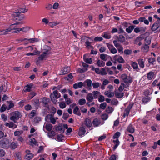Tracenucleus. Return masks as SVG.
<instances>
[{
  "instance_id": "obj_1",
  "label": "nucleus",
  "mask_w": 160,
  "mask_h": 160,
  "mask_svg": "<svg viewBox=\"0 0 160 160\" xmlns=\"http://www.w3.org/2000/svg\"><path fill=\"white\" fill-rule=\"evenodd\" d=\"M10 142L6 138H3L0 141V147L4 149L8 148L10 146Z\"/></svg>"
},
{
  "instance_id": "obj_2",
  "label": "nucleus",
  "mask_w": 160,
  "mask_h": 160,
  "mask_svg": "<svg viewBox=\"0 0 160 160\" xmlns=\"http://www.w3.org/2000/svg\"><path fill=\"white\" fill-rule=\"evenodd\" d=\"M50 96L51 101L54 103H56L57 102V99L60 97L61 95L57 90H56L50 94Z\"/></svg>"
},
{
  "instance_id": "obj_3",
  "label": "nucleus",
  "mask_w": 160,
  "mask_h": 160,
  "mask_svg": "<svg viewBox=\"0 0 160 160\" xmlns=\"http://www.w3.org/2000/svg\"><path fill=\"white\" fill-rule=\"evenodd\" d=\"M11 116L10 120L13 121L14 122H16V121L15 120L18 119L21 117L22 115L19 112L16 111L11 113Z\"/></svg>"
},
{
  "instance_id": "obj_4",
  "label": "nucleus",
  "mask_w": 160,
  "mask_h": 160,
  "mask_svg": "<svg viewBox=\"0 0 160 160\" xmlns=\"http://www.w3.org/2000/svg\"><path fill=\"white\" fill-rule=\"evenodd\" d=\"M120 133L118 132H116L114 135L113 137V138H116L117 139L116 140H113V142L115 144V145L113 147V149L114 150L116 149V148H117L118 146L119 145V142L118 140V138L120 136Z\"/></svg>"
},
{
  "instance_id": "obj_5",
  "label": "nucleus",
  "mask_w": 160,
  "mask_h": 160,
  "mask_svg": "<svg viewBox=\"0 0 160 160\" xmlns=\"http://www.w3.org/2000/svg\"><path fill=\"white\" fill-rule=\"evenodd\" d=\"M45 119L47 121H48L49 120L50 122L53 124H55L56 122V120L53 117L52 114L47 115L45 118Z\"/></svg>"
},
{
  "instance_id": "obj_6",
  "label": "nucleus",
  "mask_w": 160,
  "mask_h": 160,
  "mask_svg": "<svg viewBox=\"0 0 160 160\" xmlns=\"http://www.w3.org/2000/svg\"><path fill=\"white\" fill-rule=\"evenodd\" d=\"M133 106V103H132L129 104V105L126 108L124 111L123 116L125 118L126 116H128L129 114L131 109Z\"/></svg>"
},
{
  "instance_id": "obj_7",
  "label": "nucleus",
  "mask_w": 160,
  "mask_h": 160,
  "mask_svg": "<svg viewBox=\"0 0 160 160\" xmlns=\"http://www.w3.org/2000/svg\"><path fill=\"white\" fill-rule=\"evenodd\" d=\"M113 58L115 61L117 60L119 63H123L125 62L124 60L122 57L117 55H115Z\"/></svg>"
},
{
  "instance_id": "obj_8",
  "label": "nucleus",
  "mask_w": 160,
  "mask_h": 160,
  "mask_svg": "<svg viewBox=\"0 0 160 160\" xmlns=\"http://www.w3.org/2000/svg\"><path fill=\"white\" fill-rule=\"evenodd\" d=\"M29 30L28 27H26L22 28H15L14 31L11 32H12L17 33L20 31H22L23 32H27Z\"/></svg>"
},
{
  "instance_id": "obj_9",
  "label": "nucleus",
  "mask_w": 160,
  "mask_h": 160,
  "mask_svg": "<svg viewBox=\"0 0 160 160\" xmlns=\"http://www.w3.org/2000/svg\"><path fill=\"white\" fill-rule=\"evenodd\" d=\"M48 102L49 101L48 98L46 97H44L42 99L41 102L43 104V106L44 107L48 108Z\"/></svg>"
},
{
  "instance_id": "obj_10",
  "label": "nucleus",
  "mask_w": 160,
  "mask_h": 160,
  "mask_svg": "<svg viewBox=\"0 0 160 160\" xmlns=\"http://www.w3.org/2000/svg\"><path fill=\"white\" fill-rule=\"evenodd\" d=\"M27 154L25 156V158L28 160H30L33 157V155L31 153H29L30 151L29 150H27L26 151Z\"/></svg>"
},
{
  "instance_id": "obj_11",
  "label": "nucleus",
  "mask_w": 160,
  "mask_h": 160,
  "mask_svg": "<svg viewBox=\"0 0 160 160\" xmlns=\"http://www.w3.org/2000/svg\"><path fill=\"white\" fill-rule=\"evenodd\" d=\"M92 123L94 127H98L100 124L101 120L99 119L95 118L93 119Z\"/></svg>"
},
{
  "instance_id": "obj_12",
  "label": "nucleus",
  "mask_w": 160,
  "mask_h": 160,
  "mask_svg": "<svg viewBox=\"0 0 160 160\" xmlns=\"http://www.w3.org/2000/svg\"><path fill=\"white\" fill-rule=\"evenodd\" d=\"M83 83L82 82H79L78 83H75L73 85V87L75 89H77L79 88L82 87L83 86H84Z\"/></svg>"
},
{
  "instance_id": "obj_13",
  "label": "nucleus",
  "mask_w": 160,
  "mask_h": 160,
  "mask_svg": "<svg viewBox=\"0 0 160 160\" xmlns=\"http://www.w3.org/2000/svg\"><path fill=\"white\" fill-rule=\"evenodd\" d=\"M70 71V68L69 67H67L66 68H64L61 70V75H64L68 73Z\"/></svg>"
},
{
  "instance_id": "obj_14",
  "label": "nucleus",
  "mask_w": 160,
  "mask_h": 160,
  "mask_svg": "<svg viewBox=\"0 0 160 160\" xmlns=\"http://www.w3.org/2000/svg\"><path fill=\"white\" fill-rule=\"evenodd\" d=\"M144 38L140 36L136 38L135 43L137 44L138 43V45L140 46L142 44L141 41Z\"/></svg>"
},
{
  "instance_id": "obj_15",
  "label": "nucleus",
  "mask_w": 160,
  "mask_h": 160,
  "mask_svg": "<svg viewBox=\"0 0 160 160\" xmlns=\"http://www.w3.org/2000/svg\"><path fill=\"white\" fill-rule=\"evenodd\" d=\"M86 130L84 127L83 126L81 127L79 130L78 134L80 136H82L84 135L86 132Z\"/></svg>"
},
{
  "instance_id": "obj_16",
  "label": "nucleus",
  "mask_w": 160,
  "mask_h": 160,
  "mask_svg": "<svg viewBox=\"0 0 160 160\" xmlns=\"http://www.w3.org/2000/svg\"><path fill=\"white\" fill-rule=\"evenodd\" d=\"M118 41L120 42L121 43L124 42L125 41V37L122 35H119L117 37Z\"/></svg>"
},
{
  "instance_id": "obj_17",
  "label": "nucleus",
  "mask_w": 160,
  "mask_h": 160,
  "mask_svg": "<svg viewBox=\"0 0 160 160\" xmlns=\"http://www.w3.org/2000/svg\"><path fill=\"white\" fill-rule=\"evenodd\" d=\"M127 130L129 132L132 133L134 132V129L132 125L130 124L127 127Z\"/></svg>"
},
{
  "instance_id": "obj_18",
  "label": "nucleus",
  "mask_w": 160,
  "mask_h": 160,
  "mask_svg": "<svg viewBox=\"0 0 160 160\" xmlns=\"http://www.w3.org/2000/svg\"><path fill=\"white\" fill-rule=\"evenodd\" d=\"M83 59L84 61L88 64H91L92 62V60L91 58H87L85 55L83 56Z\"/></svg>"
},
{
  "instance_id": "obj_19",
  "label": "nucleus",
  "mask_w": 160,
  "mask_h": 160,
  "mask_svg": "<svg viewBox=\"0 0 160 160\" xmlns=\"http://www.w3.org/2000/svg\"><path fill=\"white\" fill-rule=\"evenodd\" d=\"M85 124L88 127H90L92 125L90 120L88 118H86L85 120Z\"/></svg>"
},
{
  "instance_id": "obj_20",
  "label": "nucleus",
  "mask_w": 160,
  "mask_h": 160,
  "mask_svg": "<svg viewBox=\"0 0 160 160\" xmlns=\"http://www.w3.org/2000/svg\"><path fill=\"white\" fill-rule=\"evenodd\" d=\"M86 99L89 102H92V100L93 99V97L92 94L91 93H89L86 97Z\"/></svg>"
},
{
  "instance_id": "obj_21",
  "label": "nucleus",
  "mask_w": 160,
  "mask_h": 160,
  "mask_svg": "<svg viewBox=\"0 0 160 160\" xmlns=\"http://www.w3.org/2000/svg\"><path fill=\"white\" fill-rule=\"evenodd\" d=\"M160 25L157 23H154L151 27V29L153 31H155L157 30L159 27Z\"/></svg>"
},
{
  "instance_id": "obj_22",
  "label": "nucleus",
  "mask_w": 160,
  "mask_h": 160,
  "mask_svg": "<svg viewBox=\"0 0 160 160\" xmlns=\"http://www.w3.org/2000/svg\"><path fill=\"white\" fill-rule=\"evenodd\" d=\"M18 146L17 143L15 142H12L11 143L10 142L9 147L11 149H15Z\"/></svg>"
},
{
  "instance_id": "obj_23",
  "label": "nucleus",
  "mask_w": 160,
  "mask_h": 160,
  "mask_svg": "<svg viewBox=\"0 0 160 160\" xmlns=\"http://www.w3.org/2000/svg\"><path fill=\"white\" fill-rule=\"evenodd\" d=\"M2 86L3 87L4 92H6L10 87V84L9 82H7L6 83H5L4 85Z\"/></svg>"
},
{
  "instance_id": "obj_24",
  "label": "nucleus",
  "mask_w": 160,
  "mask_h": 160,
  "mask_svg": "<svg viewBox=\"0 0 160 160\" xmlns=\"http://www.w3.org/2000/svg\"><path fill=\"white\" fill-rule=\"evenodd\" d=\"M104 94L107 95L108 97H112L114 95V93L113 92H112L111 91H106L104 93Z\"/></svg>"
},
{
  "instance_id": "obj_25",
  "label": "nucleus",
  "mask_w": 160,
  "mask_h": 160,
  "mask_svg": "<svg viewBox=\"0 0 160 160\" xmlns=\"http://www.w3.org/2000/svg\"><path fill=\"white\" fill-rule=\"evenodd\" d=\"M57 131H60L61 133H63L65 131V129L62 125H59L56 128Z\"/></svg>"
},
{
  "instance_id": "obj_26",
  "label": "nucleus",
  "mask_w": 160,
  "mask_h": 160,
  "mask_svg": "<svg viewBox=\"0 0 160 160\" xmlns=\"http://www.w3.org/2000/svg\"><path fill=\"white\" fill-rule=\"evenodd\" d=\"M151 38L150 37H147L144 39V44L149 45L151 43Z\"/></svg>"
},
{
  "instance_id": "obj_27",
  "label": "nucleus",
  "mask_w": 160,
  "mask_h": 160,
  "mask_svg": "<svg viewBox=\"0 0 160 160\" xmlns=\"http://www.w3.org/2000/svg\"><path fill=\"white\" fill-rule=\"evenodd\" d=\"M135 27V26L134 25L129 26L128 28H126V31L127 32L130 33L134 29Z\"/></svg>"
},
{
  "instance_id": "obj_28",
  "label": "nucleus",
  "mask_w": 160,
  "mask_h": 160,
  "mask_svg": "<svg viewBox=\"0 0 160 160\" xmlns=\"http://www.w3.org/2000/svg\"><path fill=\"white\" fill-rule=\"evenodd\" d=\"M33 85L32 84H30L29 85H28L27 86H25L24 88L25 92H30V91L31 89L32 88Z\"/></svg>"
},
{
  "instance_id": "obj_29",
  "label": "nucleus",
  "mask_w": 160,
  "mask_h": 160,
  "mask_svg": "<svg viewBox=\"0 0 160 160\" xmlns=\"http://www.w3.org/2000/svg\"><path fill=\"white\" fill-rule=\"evenodd\" d=\"M33 104L35 107H38L40 104L39 99L38 98L34 99L33 100Z\"/></svg>"
},
{
  "instance_id": "obj_30",
  "label": "nucleus",
  "mask_w": 160,
  "mask_h": 160,
  "mask_svg": "<svg viewBox=\"0 0 160 160\" xmlns=\"http://www.w3.org/2000/svg\"><path fill=\"white\" fill-rule=\"evenodd\" d=\"M138 62L140 67L142 68L144 67V62L143 61L142 59L141 58L139 59L138 60Z\"/></svg>"
},
{
  "instance_id": "obj_31",
  "label": "nucleus",
  "mask_w": 160,
  "mask_h": 160,
  "mask_svg": "<svg viewBox=\"0 0 160 160\" xmlns=\"http://www.w3.org/2000/svg\"><path fill=\"white\" fill-rule=\"evenodd\" d=\"M149 45H147L146 44H145L144 46H142V50L144 52H147L148 51V50L149 48Z\"/></svg>"
},
{
  "instance_id": "obj_32",
  "label": "nucleus",
  "mask_w": 160,
  "mask_h": 160,
  "mask_svg": "<svg viewBox=\"0 0 160 160\" xmlns=\"http://www.w3.org/2000/svg\"><path fill=\"white\" fill-rule=\"evenodd\" d=\"M97 64L99 67H103L105 65V62L98 60L97 62Z\"/></svg>"
},
{
  "instance_id": "obj_33",
  "label": "nucleus",
  "mask_w": 160,
  "mask_h": 160,
  "mask_svg": "<svg viewBox=\"0 0 160 160\" xmlns=\"http://www.w3.org/2000/svg\"><path fill=\"white\" fill-rule=\"evenodd\" d=\"M79 108L78 106H76L73 110V113L78 116L81 115V113L78 111Z\"/></svg>"
},
{
  "instance_id": "obj_34",
  "label": "nucleus",
  "mask_w": 160,
  "mask_h": 160,
  "mask_svg": "<svg viewBox=\"0 0 160 160\" xmlns=\"http://www.w3.org/2000/svg\"><path fill=\"white\" fill-rule=\"evenodd\" d=\"M45 128L47 131H51L52 128V125L51 124H47L45 126Z\"/></svg>"
},
{
  "instance_id": "obj_35",
  "label": "nucleus",
  "mask_w": 160,
  "mask_h": 160,
  "mask_svg": "<svg viewBox=\"0 0 160 160\" xmlns=\"http://www.w3.org/2000/svg\"><path fill=\"white\" fill-rule=\"evenodd\" d=\"M48 136L50 138H52L55 135V132L53 131H51L48 133Z\"/></svg>"
},
{
  "instance_id": "obj_36",
  "label": "nucleus",
  "mask_w": 160,
  "mask_h": 160,
  "mask_svg": "<svg viewBox=\"0 0 160 160\" xmlns=\"http://www.w3.org/2000/svg\"><path fill=\"white\" fill-rule=\"evenodd\" d=\"M115 96L116 98H121L124 96V94L121 92H115Z\"/></svg>"
},
{
  "instance_id": "obj_37",
  "label": "nucleus",
  "mask_w": 160,
  "mask_h": 160,
  "mask_svg": "<svg viewBox=\"0 0 160 160\" xmlns=\"http://www.w3.org/2000/svg\"><path fill=\"white\" fill-rule=\"evenodd\" d=\"M85 82L87 83V85L88 87L89 88L91 87L92 82L91 80L87 79L85 81V82L83 83V84H84V83Z\"/></svg>"
},
{
  "instance_id": "obj_38",
  "label": "nucleus",
  "mask_w": 160,
  "mask_h": 160,
  "mask_svg": "<svg viewBox=\"0 0 160 160\" xmlns=\"http://www.w3.org/2000/svg\"><path fill=\"white\" fill-rule=\"evenodd\" d=\"M36 112L35 110H32L29 115V117L30 118H32L35 115Z\"/></svg>"
},
{
  "instance_id": "obj_39",
  "label": "nucleus",
  "mask_w": 160,
  "mask_h": 160,
  "mask_svg": "<svg viewBox=\"0 0 160 160\" xmlns=\"http://www.w3.org/2000/svg\"><path fill=\"white\" fill-rule=\"evenodd\" d=\"M86 102V100L84 98L81 99H79L78 101V103L80 105H84Z\"/></svg>"
},
{
  "instance_id": "obj_40",
  "label": "nucleus",
  "mask_w": 160,
  "mask_h": 160,
  "mask_svg": "<svg viewBox=\"0 0 160 160\" xmlns=\"http://www.w3.org/2000/svg\"><path fill=\"white\" fill-rule=\"evenodd\" d=\"M153 73L152 72H148L147 75V78L149 80H151L153 78Z\"/></svg>"
},
{
  "instance_id": "obj_41",
  "label": "nucleus",
  "mask_w": 160,
  "mask_h": 160,
  "mask_svg": "<svg viewBox=\"0 0 160 160\" xmlns=\"http://www.w3.org/2000/svg\"><path fill=\"white\" fill-rule=\"evenodd\" d=\"M102 36L106 39H109L111 38V36L110 34L106 32H104L103 33V35Z\"/></svg>"
},
{
  "instance_id": "obj_42",
  "label": "nucleus",
  "mask_w": 160,
  "mask_h": 160,
  "mask_svg": "<svg viewBox=\"0 0 160 160\" xmlns=\"http://www.w3.org/2000/svg\"><path fill=\"white\" fill-rule=\"evenodd\" d=\"M105 111L108 113H111L113 111L112 107L108 106L106 109Z\"/></svg>"
},
{
  "instance_id": "obj_43",
  "label": "nucleus",
  "mask_w": 160,
  "mask_h": 160,
  "mask_svg": "<svg viewBox=\"0 0 160 160\" xmlns=\"http://www.w3.org/2000/svg\"><path fill=\"white\" fill-rule=\"evenodd\" d=\"M108 56L107 55L104 54H101L100 55L101 59L104 61H106L107 59L106 58V56Z\"/></svg>"
},
{
  "instance_id": "obj_44",
  "label": "nucleus",
  "mask_w": 160,
  "mask_h": 160,
  "mask_svg": "<svg viewBox=\"0 0 160 160\" xmlns=\"http://www.w3.org/2000/svg\"><path fill=\"white\" fill-rule=\"evenodd\" d=\"M126 86H125V84L123 83H122L121 84V85L118 88V90L120 92H122L124 88Z\"/></svg>"
},
{
  "instance_id": "obj_45",
  "label": "nucleus",
  "mask_w": 160,
  "mask_h": 160,
  "mask_svg": "<svg viewBox=\"0 0 160 160\" xmlns=\"http://www.w3.org/2000/svg\"><path fill=\"white\" fill-rule=\"evenodd\" d=\"M118 40H114L113 41V43L115 47L118 48L122 46L118 43Z\"/></svg>"
},
{
  "instance_id": "obj_46",
  "label": "nucleus",
  "mask_w": 160,
  "mask_h": 160,
  "mask_svg": "<svg viewBox=\"0 0 160 160\" xmlns=\"http://www.w3.org/2000/svg\"><path fill=\"white\" fill-rule=\"evenodd\" d=\"M131 79L130 77L128 76V78H126V79L124 80V82L125 83H129L131 82Z\"/></svg>"
},
{
  "instance_id": "obj_47",
  "label": "nucleus",
  "mask_w": 160,
  "mask_h": 160,
  "mask_svg": "<svg viewBox=\"0 0 160 160\" xmlns=\"http://www.w3.org/2000/svg\"><path fill=\"white\" fill-rule=\"evenodd\" d=\"M6 126L8 127L9 128H12L15 125V124L12 122H10V123H5Z\"/></svg>"
},
{
  "instance_id": "obj_48",
  "label": "nucleus",
  "mask_w": 160,
  "mask_h": 160,
  "mask_svg": "<svg viewBox=\"0 0 160 160\" xmlns=\"http://www.w3.org/2000/svg\"><path fill=\"white\" fill-rule=\"evenodd\" d=\"M7 109V108L6 105L4 104L2 105L0 108V111L1 112H3L5 111L6 109Z\"/></svg>"
},
{
  "instance_id": "obj_49",
  "label": "nucleus",
  "mask_w": 160,
  "mask_h": 160,
  "mask_svg": "<svg viewBox=\"0 0 160 160\" xmlns=\"http://www.w3.org/2000/svg\"><path fill=\"white\" fill-rule=\"evenodd\" d=\"M132 66L133 68L135 69H137L138 68V64L135 62H132Z\"/></svg>"
},
{
  "instance_id": "obj_50",
  "label": "nucleus",
  "mask_w": 160,
  "mask_h": 160,
  "mask_svg": "<svg viewBox=\"0 0 160 160\" xmlns=\"http://www.w3.org/2000/svg\"><path fill=\"white\" fill-rule=\"evenodd\" d=\"M107 106V104L105 102H103L100 105V108L103 110H104Z\"/></svg>"
},
{
  "instance_id": "obj_51",
  "label": "nucleus",
  "mask_w": 160,
  "mask_h": 160,
  "mask_svg": "<svg viewBox=\"0 0 160 160\" xmlns=\"http://www.w3.org/2000/svg\"><path fill=\"white\" fill-rule=\"evenodd\" d=\"M92 86L94 88H97L99 87L100 85V83L98 82H93L92 83Z\"/></svg>"
},
{
  "instance_id": "obj_52",
  "label": "nucleus",
  "mask_w": 160,
  "mask_h": 160,
  "mask_svg": "<svg viewBox=\"0 0 160 160\" xmlns=\"http://www.w3.org/2000/svg\"><path fill=\"white\" fill-rule=\"evenodd\" d=\"M99 93L100 92L98 91H93V97L94 98H97Z\"/></svg>"
},
{
  "instance_id": "obj_53",
  "label": "nucleus",
  "mask_w": 160,
  "mask_h": 160,
  "mask_svg": "<svg viewBox=\"0 0 160 160\" xmlns=\"http://www.w3.org/2000/svg\"><path fill=\"white\" fill-rule=\"evenodd\" d=\"M118 103V101L115 98L113 99L111 101V103L113 105H116Z\"/></svg>"
},
{
  "instance_id": "obj_54",
  "label": "nucleus",
  "mask_w": 160,
  "mask_h": 160,
  "mask_svg": "<svg viewBox=\"0 0 160 160\" xmlns=\"http://www.w3.org/2000/svg\"><path fill=\"white\" fill-rule=\"evenodd\" d=\"M35 38L28 39L27 38H24L23 39V40H24V41L27 40L30 43H32L34 42L35 41Z\"/></svg>"
},
{
  "instance_id": "obj_55",
  "label": "nucleus",
  "mask_w": 160,
  "mask_h": 160,
  "mask_svg": "<svg viewBox=\"0 0 160 160\" xmlns=\"http://www.w3.org/2000/svg\"><path fill=\"white\" fill-rule=\"evenodd\" d=\"M150 99V98L149 97L146 96L145 98L142 99V101L143 102L146 103Z\"/></svg>"
},
{
  "instance_id": "obj_56",
  "label": "nucleus",
  "mask_w": 160,
  "mask_h": 160,
  "mask_svg": "<svg viewBox=\"0 0 160 160\" xmlns=\"http://www.w3.org/2000/svg\"><path fill=\"white\" fill-rule=\"evenodd\" d=\"M107 72L105 70V68H103L100 71V73L102 75H105L107 74Z\"/></svg>"
},
{
  "instance_id": "obj_57",
  "label": "nucleus",
  "mask_w": 160,
  "mask_h": 160,
  "mask_svg": "<svg viewBox=\"0 0 160 160\" xmlns=\"http://www.w3.org/2000/svg\"><path fill=\"white\" fill-rule=\"evenodd\" d=\"M124 54L127 55H130L131 54L132 50L129 49H126L124 51Z\"/></svg>"
},
{
  "instance_id": "obj_58",
  "label": "nucleus",
  "mask_w": 160,
  "mask_h": 160,
  "mask_svg": "<svg viewBox=\"0 0 160 160\" xmlns=\"http://www.w3.org/2000/svg\"><path fill=\"white\" fill-rule=\"evenodd\" d=\"M101 117L102 120H105L107 119L108 116L107 114H103L101 115Z\"/></svg>"
},
{
  "instance_id": "obj_59",
  "label": "nucleus",
  "mask_w": 160,
  "mask_h": 160,
  "mask_svg": "<svg viewBox=\"0 0 160 160\" xmlns=\"http://www.w3.org/2000/svg\"><path fill=\"white\" fill-rule=\"evenodd\" d=\"M98 101L100 102H102L105 100L104 97L102 95H100L99 97L98 98Z\"/></svg>"
},
{
  "instance_id": "obj_60",
  "label": "nucleus",
  "mask_w": 160,
  "mask_h": 160,
  "mask_svg": "<svg viewBox=\"0 0 160 160\" xmlns=\"http://www.w3.org/2000/svg\"><path fill=\"white\" fill-rule=\"evenodd\" d=\"M22 132L21 131H15L14 132V135L15 136H19L20 135Z\"/></svg>"
},
{
  "instance_id": "obj_61",
  "label": "nucleus",
  "mask_w": 160,
  "mask_h": 160,
  "mask_svg": "<svg viewBox=\"0 0 160 160\" xmlns=\"http://www.w3.org/2000/svg\"><path fill=\"white\" fill-rule=\"evenodd\" d=\"M36 94V93L34 92H31L29 95L30 99H31Z\"/></svg>"
},
{
  "instance_id": "obj_62",
  "label": "nucleus",
  "mask_w": 160,
  "mask_h": 160,
  "mask_svg": "<svg viewBox=\"0 0 160 160\" xmlns=\"http://www.w3.org/2000/svg\"><path fill=\"white\" fill-rule=\"evenodd\" d=\"M51 49V48L47 45L43 47V50L47 51H50Z\"/></svg>"
},
{
  "instance_id": "obj_63",
  "label": "nucleus",
  "mask_w": 160,
  "mask_h": 160,
  "mask_svg": "<svg viewBox=\"0 0 160 160\" xmlns=\"http://www.w3.org/2000/svg\"><path fill=\"white\" fill-rule=\"evenodd\" d=\"M59 106L61 108H64L66 107V105L64 102H62L59 104Z\"/></svg>"
},
{
  "instance_id": "obj_64",
  "label": "nucleus",
  "mask_w": 160,
  "mask_h": 160,
  "mask_svg": "<svg viewBox=\"0 0 160 160\" xmlns=\"http://www.w3.org/2000/svg\"><path fill=\"white\" fill-rule=\"evenodd\" d=\"M103 40V38L101 37H96L94 38V41L96 42L101 41Z\"/></svg>"
}]
</instances>
